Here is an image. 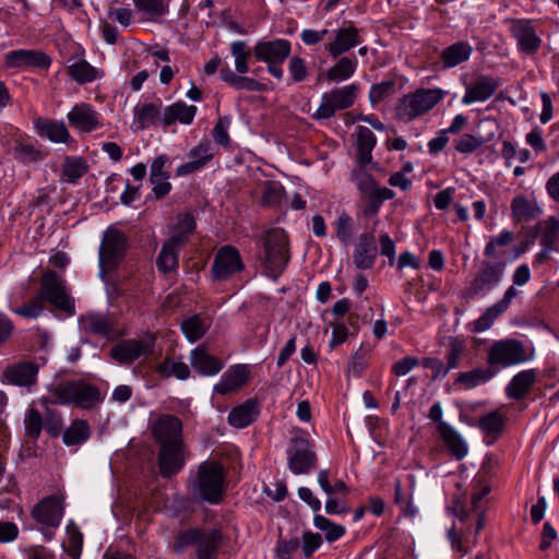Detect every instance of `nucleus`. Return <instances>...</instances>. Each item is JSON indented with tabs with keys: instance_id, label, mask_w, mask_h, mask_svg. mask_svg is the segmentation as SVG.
I'll use <instances>...</instances> for the list:
<instances>
[{
	"instance_id": "nucleus-1",
	"label": "nucleus",
	"mask_w": 559,
	"mask_h": 559,
	"mask_svg": "<svg viewBox=\"0 0 559 559\" xmlns=\"http://www.w3.org/2000/svg\"><path fill=\"white\" fill-rule=\"evenodd\" d=\"M221 528L188 527L177 533L173 543V550L182 554L187 548L193 547V559H218L223 545Z\"/></svg>"
},
{
	"instance_id": "nucleus-2",
	"label": "nucleus",
	"mask_w": 559,
	"mask_h": 559,
	"mask_svg": "<svg viewBox=\"0 0 559 559\" xmlns=\"http://www.w3.org/2000/svg\"><path fill=\"white\" fill-rule=\"evenodd\" d=\"M226 473L216 461H204L198 466L197 475L190 480L192 492L201 500L217 504L224 495Z\"/></svg>"
},
{
	"instance_id": "nucleus-3",
	"label": "nucleus",
	"mask_w": 559,
	"mask_h": 559,
	"mask_svg": "<svg viewBox=\"0 0 559 559\" xmlns=\"http://www.w3.org/2000/svg\"><path fill=\"white\" fill-rule=\"evenodd\" d=\"M49 392L55 404L75 405L84 409L93 408L103 400L97 386L81 380L59 381L50 385Z\"/></svg>"
},
{
	"instance_id": "nucleus-4",
	"label": "nucleus",
	"mask_w": 559,
	"mask_h": 559,
	"mask_svg": "<svg viewBox=\"0 0 559 559\" xmlns=\"http://www.w3.org/2000/svg\"><path fill=\"white\" fill-rule=\"evenodd\" d=\"M264 258L262 265L265 274L276 280L286 269L289 260V241L287 234L281 228H273L265 233Z\"/></svg>"
},
{
	"instance_id": "nucleus-5",
	"label": "nucleus",
	"mask_w": 559,
	"mask_h": 559,
	"mask_svg": "<svg viewBox=\"0 0 559 559\" xmlns=\"http://www.w3.org/2000/svg\"><path fill=\"white\" fill-rule=\"evenodd\" d=\"M129 247L127 235L118 228L108 227L102 239L99 247V267L100 276L107 272H112L123 261Z\"/></svg>"
},
{
	"instance_id": "nucleus-6",
	"label": "nucleus",
	"mask_w": 559,
	"mask_h": 559,
	"mask_svg": "<svg viewBox=\"0 0 559 559\" xmlns=\"http://www.w3.org/2000/svg\"><path fill=\"white\" fill-rule=\"evenodd\" d=\"M443 97L439 88H418L404 95L396 107L401 120L412 121L431 110Z\"/></svg>"
},
{
	"instance_id": "nucleus-7",
	"label": "nucleus",
	"mask_w": 559,
	"mask_h": 559,
	"mask_svg": "<svg viewBox=\"0 0 559 559\" xmlns=\"http://www.w3.org/2000/svg\"><path fill=\"white\" fill-rule=\"evenodd\" d=\"M38 296L43 301L50 302L68 316L75 313V302L67 292L64 280L52 270H47L43 274Z\"/></svg>"
},
{
	"instance_id": "nucleus-8",
	"label": "nucleus",
	"mask_w": 559,
	"mask_h": 559,
	"mask_svg": "<svg viewBox=\"0 0 559 559\" xmlns=\"http://www.w3.org/2000/svg\"><path fill=\"white\" fill-rule=\"evenodd\" d=\"M535 349L516 338H504L491 343V366L508 368L533 360Z\"/></svg>"
},
{
	"instance_id": "nucleus-9",
	"label": "nucleus",
	"mask_w": 559,
	"mask_h": 559,
	"mask_svg": "<svg viewBox=\"0 0 559 559\" xmlns=\"http://www.w3.org/2000/svg\"><path fill=\"white\" fill-rule=\"evenodd\" d=\"M79 328L86 335L97 336L107 341H115L121 335L117 318L110 312L84 313L79 318Z\"/></svg>"
},
{
	"instance_id": "nucleus-10",
	"label": "nucleus",
	"mask_w": 559,
	"mask_h": 559,
	"mask_svg": "<svg viewBox=\"0 0 559 559\" xmlns=\"http://www.w3.org/2000/svg\"><path fill=\"white\" fill-rule=\"evenodd\" d=\"M357 91V86L350 84L324 93L321 98V104L312 115V118L316 120L330 119L337 110L349 108L356 99Z\"/></svg>"
},
{
	"instance_id": "nucleus-11",
	"label": "nucleus",
	"mask_w": 559,
	"mask_h": 559,
	"mask_svg": "<svg viewBox=\"0 0 559 559\" xmlns=\"http://www.w3.org/2000/svg\"><path fill=\"white\" fill-rule=\"evenodd\" d=\"M287 462L289 469L296 475L310 473L318 463L313 444L302 437L292 438L287 450Z\"/></svg>"
},
{
	"instance_id": "nucleus-12",
	"label": "nucleus",
	"mask_w": 559,
	"mask_h": 559,
	"mask_svg": "<svg viewBox=\"0 0 559 559\" xmlns=\"http://www.w3.org/2000/svg\"><path fill=\"white\" fill-rule=\"evenodd\" d=\"M242 269L243 263L238 249L224 246L215 254L211 272L215 281H226Z\"/></svg>"
},
{
	"instance_id": "nucleus-13",
	"label": "nucleus",
	"mask_w": 559,
	"mask_h": 559,
	"mask_svg": "<svg viewBox=\"0 0 559 559\" xmlns=\"http://www.w3.org/2000/svg\"><path fill=\"white\" fill-rule=\"evenodd\" d=\"M151 433L159 447L183 441L182 421L175 415L162 414L151 425Z\"/></svg>"
},
{
	"instance_id": "nucleus-14",
	"label": "nucleus",
	"mask_w": 559,
	"mask_h": 559,
	"mask_svg": "<svg viewBox=\"0 0 559 559\" xmlns=\"http://www.w3.org/2000/svg\"><path fill=\"white\" fill-rule=\"evenodd\" d=\"M159 473L164 478H170L185 466V441L163 444L158 451Z\"/></svg>"
},
{
	"instance_id": "nucleus-15",
	"label": "nucleus",
	"mask_w": 559,
	"mask_h": 559,
	"mask_svg": "<svg viewBox=\"0 0 559 559\" xmlns=\"http://www.w3.org/2000/svg\"><path fill=\"white\" fill-rule=\"evenodd\" d=\"M155 340H127L110 349V357L122 365H131L142 355L153 350Z\"/></svg>"
},
{
	"instance_id": "nucleus-16",
	"label": "nucleus",
	"mask_w": 559,
	"mask_h": 559,
	"mask_svg": "<svg viewBox=\"0 0 559 559\" xmlns=\"http://www.w3.org/2000/svg\"><path fill=\"white\" fill-rule=\"evenodd\" d=\"M292 51L290 41L283 38L258 41L253 47V56L265 63H283Z\"/></svg>"
},
{
	"instance_id": "nucleus-17",
	"label": "nucleus",
	"mask_w": 559,
	"mask_h": 559,
	"mask_svg": "<svg viewBox=\"0 0 559 559\" xmlns=\"http://www.w3.org/2000/svg\"><path fill=\"white\" fill-rule=\"evenodd\" d=\"M67 117L70 126L83 133H91L103 127L99 114L87 103L75 104Z\"/></svg>"
},
{
	"instance_id": "nucleus-18",
	"label": "nucleus",
	"mask_w": 559,
	"mask_h": 559,
	"mask_svg": "<svg viewBox=\"0 0 559 559\" xmlns=\"http://www.w3.org/2000/svg\"><path fill=\"white\" fill-rule=\"evenodd\" d=\"M51 64V58L41 50L17 49L5 55V66L8 68H38L48 69Z\"/></svg>"
},
{
	"instance_id": "nucleus-19",
	"label": "nucleus",
	"mask_w": 559,
	"mask_h": 559,
	"mask_svg": "<svg viewBox=\"0 0 559 559\" xmlns=\"http://www.w3.org/2000/svg\"><path fill=\"white\" fill-rule=\"evenodd\" d=\"M63 515L61 500L57 496H49L38 502L32 510V516L48 527H58Z\"/></svg>"
},
{
	"instance_id": "nucleus-20",
	"label": "nucleus",
	"mask_w": 559,
	"mask_h": 559,
	"mask_svg": "<svg viewBox=\"0 0 559 559\" xmlns=\"http://www.w3.org/2000/svg\"><path fill=\"white\" fill-rule=\"evenodd\" d=\"M38 366L32 361H20L5 367L3 377L8 383L29 388L37 382Z\"/></svg>"
},
{
	"instance_id": "nucleus-21",
	"label": "nucleus",
	"mask_w": 559,
	"mask_h": 559,
	"mask_svg": "<svg viewBox=\"0 0 559 559\" xmlns=\"http://www.w3.org/2000/svg\"><path fill=\"white\" fill-rule=\"evenodd\" d=\"M378 255L376 238L372 233H364L355 247L353 262L359 270H369L374 265Z\"/></svg>"
},
{
	"instance_id": "nucleus-22",
	"label": "nucleus",
	"mask_w": 559,
	"mask_h": 559,
	"mask_svg": "<svg viewBox=\"0 0 559 559\" xmlns=\"http://www.w3.org/2000/svg\"><path fill=\"white\" fill-rule=\"evenodd\" d=\"M250 370L246 365L231 366L221 381L214 385V392L226 395L240 390L249 380Z\"/></svg>"
},
{
	"instance_id": "nucleus-23",
	"label": "nucleus",
	"mask_w": 559,
	"mask_h": 559,
	"mask_svg": "<svg viewBox=\"0 0 559 559\" xmlns=\"http://www.w3.org/2000/svg\"><path fill=\"white\" fill-rule=\"evenodd\" d=\"M361 41L359 31L355 26L342 27L335 31L334 40L325 45V50L332 58H338Z\"/></svg>"
},
{
	"instance_id": "nucleus-24",
	"label": "nucleus",
	"mask_w": 559,
	"mask_h": 559,
	"mask_svg": "<svg viewBox=\"0 0 559 559\" xmlns=\"http://www.w3.org/2000/svg\"><path fill=\"white\" fill-rule=\"evenodd\" d=\"M190 364L198 373L206 377L215 376L224 368V362L203 346H198L191 352Z\"/></svg>"
},
{
	"instance_id": "nucleus-25",
	"label": "nucleus",
	"mask_w": 559,
	"mask_h": 559,
	"mask_svg": "<svg viewBox=\"0 0 559 559\" xmlns=\"http://www.w3.org/2000/svg\"><path fill=\"white\" fill-rule=\"evenodd\" d=\"M260 414V405L257 399H248L242 404L235 406L228 414V423L235 428H246L251 425Z\"/></svg>"
},
{
	"instance_id": "nucleus-26",
	"label": "nucleus",
	"mask_w": 559,
	"mask_h": 559,
	"mask_svg": "<svg viewBox=\"0 0 559 559\" xmlns=\"http://www.w3.org/2000/svg\"><path fill=\"white\" fill-rule=\"evenodd\" d=\"M536 379V369H526L518 372L506 386L507 396L515 401L522 400L531 391Z\"/></svg>"
},
{
	"instance_id": "nucleus-27",
	"label": "nucleus",
	"mask_w": 559,
	"mask_h": 559,
	"mask_svg": "<svg viewBox=\"0 0 559 559\" xmlns=\"http://www.w3.org/2000/svg\"><path fill=\"white\" fill-rule=\"evenodd\" d=\"M190 162L178 167V175H189L206 165L213 157L212 144L209 140H203L199 145L189 152Z\"/></svg>"
},
{
	"instance_id": "nucleus-28",
	"label": "nucleus",
	"mask_w": 559,
	"mask_h": 559,
	"mask_svg": "<svg viewBox=\"0 0 559 559\" xmlns=\"http://www.w3.org/2000/svg\"><path fill=\"white\" fill-rule=\"evenodd\" d=\"M512 32L523 52L533 55L539 49L542 39L537 36L534 27L528 22L518 21L513 25Z\"/></svg>"
},
{
	"instance_id": "nucleus-29",
	"label": "nucleus",
	"mask_w": 559,
	"mask_h": 559,
	"mask_svg": "<svg viewBox=\"0 0 559 559\" xmlns=\"http://www.w3.org/2000/svg\"><path fill=\"white\" fill-rule=\"evenodd\" d=\"M542 209L537 202L524 195H516L511 202V217L515 223H528L538 218Z\"/></svg>"
},
{
	"instance_id": "nucleus-30",
	"label": "nucleus",
	"mask_w": 559,
	"mask_h": 559,
	"mask_svg": "<svg viewBox=\"0 0 559 559\" xmlns=\"http://www.w3.org/2000/svg\"><path fill=\"white\" fill-rule=\"evenodd\" d=\"M356 136V156L361 168H364L372 160L371 152L377 144V138L369 128L364 126L357 127Z\"/></svg>"
},
{
	"instance_id": "nucleus-31",
	"label": "nucleus",
	"mask_w": 559,
	"mask_h": 559,
	"mask_svg": "<svg viewBox=\"0 0 559 559\" xmlns=\"http://www.w3.org/2000/svg\"><path fill=\"white\" fill-rule=\"evenodd\" d=\"M357 69V59L355 57H341L337 62L331 67L325 73H321L318 80H326L329 82H342L353 76Z\"/></svg>"
},
{
	"instance_id": "nucleus-32",
	"label": "nucleus",
	"mask_w": 559,
	"mask_h": 559,
	"mask_svg": "<svg viewBox=\"0 0 559 559\" xmlns=\"http://www.w3.org/2000/svg\"><path fill=\"white\" fill-rule=\"evenodd\" d=\"M197 114V107L187 105L183 102H177L165 108L160 121L166 126H170L176 121L183 124H190Z\"/></svg>"
},
{
	"instance_id": "nucleus-33",
	"label": "nucleus",
	"mask_w": 559,
	"mask_h": 559,
	"mask_svg": "<svg viewBox=\"0 0 559 559\" xmlns=\"http://www.w3.org/2000/svg\"><path fill=\"white\" fill-rule=\"evenodd\" d=\"M472 51V46L466 41H456L445 47L440 55L442 68L451 69L461 64L462 62L468 60Z\"/></svg>"
},
{
	"instance_id": "nucleus-34",
	"label": "nucleus",
	"mask_w": 559,
	"mask_h": 559,
	"mask_svg": "<svg viewBox=\"0 0 559 559\" xmlns=\"http://www.w3.org/2000/svg\"><path fill=\"white\" fill-rule=\"evenodd\" d=\"M35 127L40 136H46L52 142L67 143L71 139L62 121L39 118L35 122Z\"/></svg>"
},
{
	"instance_id": "nucleus-35",
	"label": "nucleus",
	"mask_w": 559,
	"mask_h": 559,
	"mask_svg": "<svg viewBox=\"0 0 559 559\" xmlns=\"http://www.w3.org/2000/svg\"><path fill=\"white\" fill-rule=\"evenodd\" d=\"M440 438L443 440L448 450L457 460L463 459L467 453V448L461 436L445 421H440L437 426Z\"/></svg>"
},
{
	"instance_id": "nucleus-36",
	"label": "nucleus",
	"mask_w": 559,
	"mask_h": 559,
	"mask_svg": "<svg viewBox=\"0 0 559 559\" xmlns=\"http://www.w3.org/2000/svg\"><path fill=\"white\" fill-rule=\"evenodd\" d=\"M210 326L211 322L209 319L200 314L188 317L180 323L181 332L190 343H195L201 340L209 331Z\"/></svg>"
},
{
	"instance_id": "nucleus-37",
	"label": "nucleus",
	"mask_w": 559,
	"mask_h": 559,
	"mask_svg": "<svg viewBox=\"0 0 559 559\" xmlns=\"http://www.w3.org/2000/svg\"><path fill=\"white\" fill-rule=\"evenodd\" d=\"M40 405L44 407V428L48 435L52 438H57L60 436L62 431V417L61 414L52 408L50 405H55L51 396H43L39 400Z\"/></svg>"
},
{
	"instance_id": "nucleus-38",
	"label": "nucleus",
	"mask_w": 559,
	"mask_h": 559,
	"mask_svg": "<svg viewBox=\"0 0 559 559\" xmlns=\"http://www.w3.org/2000/svg\"><path fill=\"white\" fill-rule=\"evenodd\" d=\"M90 435L91 429L87 421L84 419H75L70 427L64 430L62 440L68 447L79 445L87 441Z\"/></svg>"
},
{
	"instance_id": "nucleus-39",
	"label": "nucleus",
	"mask_w": 559,
	"mask_h": 559,
	"mask_svg": "<svg viewBox=\"0 0 559 559\" xmlns=\"http://www.w3.org/2000/svg\"><path fill=\"white\" fill-rule=\"evenodd\" d=\"M489 485L483 486L478 491L474 492L471 498L472 512L477 515L476 532H479L486 525V510L488 507Z\"/></svg>"
},
{
	"instance_id": "nucleus-40",
	"label": "nucleus",
	"mask_w": 559,
	"mask_h": 559,
	"mask_svg": "<svg viewBox=\"0 0 559 559\" xmlns=\"http://www.w3.org/2000/svg\"><path fill=\"white\" fill-rule=\"evenodd\" d=\"M88 171V165L82 157L67 156L62 165V175L69 183H75Z\"/></svg>"
},
{
	"instance_id": "nucleus-41",
	"label": "nucleus",
	"mask_w": 559,
	"mask_h": 559,
	"mask_svg": "<svg viewBox=\"0 0 559 559\" xmlns=\"http://www.w3.org/2000/svg\"><path fill=\"white\" fill-rule=\"evenodd\" d=\"M67 72L79 84L93 82L98 75L97 69L92 67L86 60H80L69 66Z\"/></svg>"
},
{
	"instance_id": "nucleus-42",
	"label": "nucleus",
	"mask_w": 559,
	"mask_h": 559,
	"mask_svg": "<svg viewBox=\"0 0 559 559\" xmlns=\"http://www.w3.org/2000/svg\"><path fill=\"white\" fill-rule=\"evenodd\" d=\"M44 428V414L34 407H29L24 417L25 436L37 440Z\"/></svg>"
},
{
	"instance_id": "nucleus-43",
	"label": "nucleus",
	"mask_w": 559,
	"mask_h": 559,
	"mask_svg": "<svg viewBox=\"0 0 559 559\" xmlns=\"http://www.w3.org/2000/svg\"><path fill=\"white\" fill-rule=\"evenodd\" d=\"M285 195L284 187L276 181H266L263 186L261 204L267 207H276Z\"/></svg>"
},
{
	"instance_id": "nucleus-44",
	"label": "nucleus",
	"mask_w": 559,
	"mask_h": 559,
	"mask_svg": "<svg viewBox=\"0 0 559 559\" xmlns=\"http://www.w3.org/2000/svg\"><path fill=\"white\" fill-rule=\"evenodd\" d=\"M157 372L164 377H176L179 380H186L190 376V368L182 361L166 358L157 366Z\"/></svg>"
},
{
	"instance_id": "nucleus-45",
	"label": "nucleus",
	"mask_w": 559,
	"mask_h": 559,
	"mask_svg": "<svg viewBox=\"0 0 559 559\" xmlns=\"http://www.w3.org/2000/svg\"><path fill=\"white\" fill-rule=\"evenodd\" d=\"M538 227L543 230L540 245L543 247H554L559 239V218L550 216L546 221L538 223Z\"/></svg>"
},
{
	"instance_id": "nucleus-46",
	"label": "nucleus",
	"mask_w": 559,
	"mask_h": 559,
	"mask_svg": "<svg viewBox=\"0 0 559 559\" xmlns=\"http://www.w3.org/2000/svg\"><path fill=\"white\" fill-rule=\"evenodd\" d=\"M178 255L179 250L164 243L156 259L157 269L165 274L174 271L178 265Z\"/></svg>"
},
{
	"instance_id": "nucleus-47",
	"label": "nucleus",
	"mask_w": 559,
	"mask_h": 559,
	"mask_svg": "<svg viewBox=\"0 0 559 559\" xmlns=\"http://www.w3.org/2000/svg\"><path fill=\"white\" fill-rule=\"evenodd\" d=\"M313 523L317 528L325 532V539L330 543L337 540L346 532L344 526L333 523L329 519L320 514H317L314 516Z\"/></svg>"
},
{
	"instance_id": "nucleus-48",
	"label": "nucleus",
	"mask_w": 559,
	"mask_h": 559,
	"mask_svg": "<svg viewBox=\"0 0 559 559\" xmlns=\"http://www.w3.org/2000/svg\"><path fill=\"white\" fill-rule=\"evenodd\" d=\"M13 154L22 163H35L45 158L46 154L36 148L33 144L16 142Z\"/></svg>"
},
{
	"instance_id": "nucleus-49",
	"label": "nucleus",
	"mask_w": 559,
	"mask_h": 559,
	"mask_svg": "<svg viewBox=\"0 0 559 559\" xmlns=\"http://www.w3.org/2000/svg\"><path fill=\"white\" fill-rule=\"evenodd\" d=\"M231 55L235 58V69L239 74H245L249 71L248 60L250 51L247 49V44L243 40H237L230 45Z\"/></svg>"
},
{
	"instance_id": "nucleus-50",
	"label": "nucleus",
	"mask_w": 559,
	"mask_h": 559,
	"mask_svg": "<svg viewBox=\"0 0 559 559\" xmlns=\"http://www.w3.org/2000/svg\"><path fill=\"white\" fill-rule=\"evenodd\" d=\"M334 228L338 240L347 246L354 236L353 218L346 212H342L334 223Z\"/></svg>"
},
{
	"instance_id": "nucleus-51",
	"label": "nucleus",
	"mask_w": 559,
	"mask_h": 559,
	"mask_svg": "<svg viewBox=\"0 0 559 559\" xmlns=\"http://www.w3.org/2000/svg\"><path fill=\"white\" fill-rule=\"evenodd\" d=\"M68 546L66 551L72 559H79L82 554L83 535L74 524L67 526Z\"/></svg>"
},
{
	"instance_id": "nucleus-52",
	"label": "nucleus",
	"mask_w": 559,
	"mask_h": 559,
	"mask_svg": "<svg viewBox=\"0 0 559 559\" xmlns=\"http://www.w3.org/2000/svg\"><path fill=\"white\" fill-rule=\"evenodd\" d=\"M489 97V80L483 78L474 85L466 88V93L463 97L464 104H472L475 102H483Z\"/></svg>"
},
{
	"instance_id": "nucleus-53",
	"label": "nucleus",
	"mask_w": 559,
	"mask_h": 559,
	"mask_svg": "<svg viewBox=\"0 0 559 559\" xmlns=\"http://www.w3.org/2000/svg\"><path fill=\"white\" fill-rule=\"evenodd\" d=\"M489 380V370L483 368H475L467 372H460L456 378L457 383L464 384L466 389L475 388L480 383Z\"/></svg>"
},
{
	"instance_id": "nucleus-54",
	"label": "nucleus",
	"mask_w": 559,
	"mask_h": 559,
	"mask_svg": "<svg viewBox=\"0 0 559 559\" xmlns=\"http://www.w3.org/2000/svg\"><path fill=\"white\" fill-rule=\"evenodd\" d=\"M395 80L382 81L371 86L369 92V99L372 104H378L385 98L392 96L396 92Z\"/></svg>"
},
{
	"instance_id": "nucleus-55",
	"label": "nucleus",
	"mask_w": 559,
	"mask_h": 559,
	"mask_svg": "<svg viewBox=\"0 0 559 559\" xmlns=\"http://www.w3.org/2000/svg\"><path fill=\"white\" fill-rule=\"evenodd\" d=\"M159 116V108L155 104H144L135 108V117L138 119L140 129H146L154 124Z\"/></svg>"
},
{
	"instance_id": "nucleus-56",
	"label": "nucleus",
	"mask_w": 559,
	"mask_h": 559,
	"mask_svg": "<svg viewBox=\"0 0 559 559\" xmlns=\"http://www.w3.org/2000/svg\"><path fill=\"white\" fill-rule=\"evenodd\" d=\"M489 285V265L484 263L479 274L473 280L466 292L467 297L474 298L480 294L486 295Z\"/></svg>"
},
{
	"instance_id": "nucleus-57",
	"label": "nucleus",
	"mask_w": 559,
	"mask_h": 559,
	"mask_svg": "<svg viewBox=\"0 0 559 559\" xmlns=\"http://www.w3.org/2000/svg\"><path fill=\"white\" fill-rule=\"evenodd\" d=\"M448 346L447 366L450 369H454L459 366L460 357L465 349V342L457 336H450Z\"/></svg>"
},
{
	"instance_id": "nucleus-58",
	"label": "nucleus",
	"mask_w": 559,
	"mask_h": 559,
	"mask_svg": "<svg viewBox=\"0 0 559 559\" xmlns=\"http://www.w3.org/2000/svg\"><path fill=\"white\" fill-rule=\"evenodd\" d=\"M301 542L302 555L305 558L309 559L322 545V537L319 533L307 531L302 534Z\"/></svg>"
},
{
	"instance_id": "nucleus-59",
	"label": "nucleus",
	"mask_w": 559,
	"mask_h": 559,
	"mask_svg": "<svg viewBox=\"0 0 559 559\" xmlns=\"http://www.w3.org/2000/svg\"><path fill=\"white\" fill-rule=\"evenodd\" d=\"M12 311L23 318H37L44 311V301L41 297L37 295L29 302Z\"/></svg>"
},
{
	"instance_id": "nucleus-60",
	"label": "nucleus",
	"mask_w": 559,
	"mask_h": 559,
	"mask_svg": "<svg viewBox=\"0 0 559 559\" xmlns=\"http://www.w3.org/2000/svg\"><path fill=\"white\" fill-rule=\"evenodd\" d=\"M355 182L358 190L361 192L362 197L372 193L376 191L378 185L373 177L365 171L364 169H359L354 174Z\"/></svg>"
},
{
	"instance_id": "nucleus-61",
	"label": "nucleus",
	"mask_w": 559,
	"mask_h": 559,
	"mask_svg": "<svg viewBox=\"0 0 559 559\" xmlns=\"http://www.w3.org/2000/svg\"><path fill=\"white\" fill-rule=\"evenodd\" d=\"M230 126L229 117H219L216 124L212 130V136L214 141L223 146H227L230 143V139L228 135V128Z\"/></svg>"
},
{
	"instance_id": "nucleus-62",
	"label": "nucleus",
	"mask_w": 559,
	"mask_h": 559,
	"mask_svg": "<svg viewBox=\"0 0 559 559\" xmlns=\"http://www.w3.org/2000/svg\"><path fill=\"white\" fill-rule=\"evenodd\" d=\"M288 70L294 82H302L308 76V69L301 57L294 56L289 59Z\"/></svg>"
},
{
	"instance_id": "nucleus-63",
	"label": "nucleus",
	"mask_w": 559,
	"mask_h": 559,
	"mask_svg": "<svg viewBox=\"0 0 559 559\" xmlns=\"http://www.w3.org/2000/svg\"><path fill=\"white\" fill-rule=\"evenodd\" d=\"M300 546V540L298 537H293L290 539H278L276 544V555L278 559H288L290 555L295 552Z\"/></svg>"
},
{
	"instance_id": "nucleus-64",
	"label": "nucleus",
	"mask_w": 559,
	"mask_h": 559,
	"mask_svg": "<svg viewBox=\"0 0 559 559\" xmlns=\"http://www.w3.org/2000/svg\"><path fill=\"white\" fill-rule=\"evenodd\" d=\"M421 365L433 371L431 379L437 380L439 378H444L449 371L451 370L448 366H444L443 361L439 358L435 357H426L423 359Z\"/></svg>"
}]
</instances>
